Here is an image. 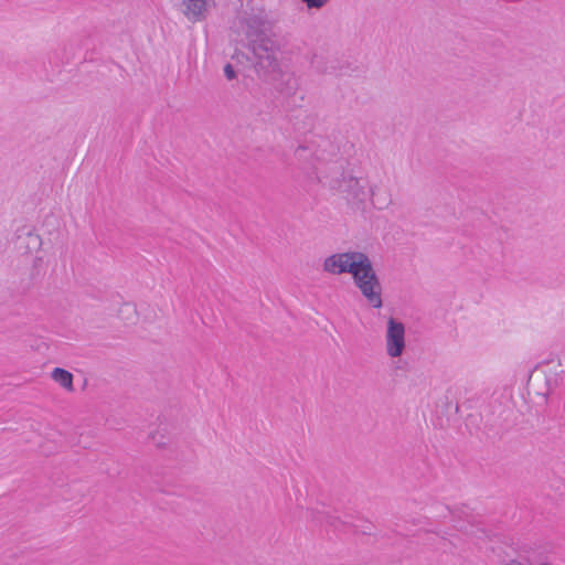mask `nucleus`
<instances>
[{
  "instance_id": "obj_5",
  "label": "nucleus",
  "mask_w": 565,
  "mask_h": 565,
  "mask_svg": "<svg viewBox=\"0 0 565 565\" xmlns=\"http://www.w3.org/2000/svg\"><path fill=\"white\" fill-rule=\"evenodd\" d=\"M386 352L391 358H398L405 349V326L394 318L387 321Z\"/></svg>"
},
{
  "instance_id": "obj_8",
  "label": "nucleus",
  "mask_w": 565,
  "mask_h": 565,
  "mask_svg": "<svg viewBox=\"0 0 565 565\" xmlns=\"http://www.w3.org/2000/svg\"><path fill=\"white\" fill-rule=\"evenodd\" d=\"M51 377L66 391H74L73 374L70 371L62 367H55L51 373Z\"/></svg>"
},
{
  "instance_id": "obj_3",
  "label": "nucleus",
  "mask_w": 565,
  "mask_h": 565,
  "mask_svg": "<svg viewBox=\"0 0 565 565\" xmlns=\"http://www.w3.org/2000/svg\"><path fill=\"white\" fill-rule=\"evenodd\" d=\"M248 45L256 60L255 70L258 76L265 81L271 79L279 71L275 42L268 36L266 39L248 43Z\"/></svg>"
},
{
  "instance_id": "obj_2",
  "label": "nucleus",
  "mask_w": 565,
  "mask_h": 565,
  "mask_svg": "<svg viewBox=\"0 0 565 565\" xmlns=\"http://www.w3.org/2000/svg\"><path fill=\"white\" fill-rule=\"evenodd\" d=\"M328 185L330 189L344 194L347 201L354 204H363L375 194V186H369L367 189L361 179L345 171H341L339 175L331 178Z\"/></svg>"
},
{
  "instance_id": "obj_1",
  "label": "nucleus",
  "mask_w": 565,
  "mask_h": 565,
  "mask_svg": "<svg viewBox=\"0 0 565 565\" xmlns=\"http://www.w3.org/2000/svg\"><path fill=\"white\" fill-rule=\"evenodd\" d=\"M323 270L331 275L351 274L354 285L363 297L375 309L383 306L382 285L365 253L345 252L328 256L323 262Z\"/></svg>"
},
{
  "instance_id": "obj_7",
  "label": "nucleus",
  "mask_w": 565,
  "mask_h": 565,
  "mask_svg": "<svg viewBox=\"0 0 565 565\" xmlns=\"http://www.w3.org/2000/svg\"><path fill=\"white\" fill-rule=\"evenodd\" d=\"M213 0H183V13L191 21H199L204 17Z\"/></svg>"
},
{
  "instance_id": "obj_11",
  "label": "nucleus",
  "mask_w": 565,
  "mask_h": 565,
  "mask_svg": "<svg viewBox=\"0 0 565 565\" xmlns=\"http://www.w3.org/2000/svg\"><path fill=\"white\" fill-rule=\"evenodd\" d=\"M224 75L225 77L228 79V81H232L236 77V72L233 67L232 64L227 63L225 66H224Z\"/></svg>"
},
{
  "instance_id": "obj_4",
  "label": "nucleus",
  "mask_w": 565,
  "mask_h": 565,
  "mask_svg": "<svg viewBox=\"0 0 565 565\" xmlns=\"http://www.w3.org/2000/svg\"><path fill=\"white\" fill-rule=\"evenodd\" d=\"M241 24L245 31L248 43L268 38V33L271 30V23L263 12L244 17Z\"/></svg>"
},
{
  "instance_id": "obj_6",
  "label": "nucleus",
  "mask_w": 565,
  "mask_h": 565,
  "mask_svg": "<svg viewBox=\"0 0 565 565\" xmlns=\"http://www.w3.org/2000/svg\"><path fill=\"white\" fill-rule=\"evenodd\" d=\"M310 515L312 521L317 524L330 526L333 530H341L345 525H352L348 520L341 519L339 515H335L324 509L311 510Z\"/></svg>"
},
{
  "instance_id": "obj_14",
  "label": "nucleus",
  "mask_w": 565,
  "mask_h": 565,
  "mask_svg": "<svg viewBox=\"0 0 565 565\" xmlns=\"http://www.w3.org/2000/svg\"><path fill=\"white\" fill-rule=\"evenodd\" d=\"M503 565H525L518 558H512L503 563Z\"/></svg>"
},
{
  "instance_id": "obj_13",
  "label": "nucleus",
  "mask_w": 565,
  "mask_h": 565,
  "mask_svg": "<svg viewBox=\"0 0 565 565\" xmlns=\"http://www.w3.org/2000/svg\"><path fill=\"white\" fill-rule=\"evenodd\" d=\"M302 2H305L308 8H321L322 6H324L328 0H301Z\"/></svg>"
},
{
  "instance_id": "obj_10",
  "label": "nucleus",
  "mask_w": 565,
  "mask_h": 565,
  "mask_svg": "<svg viewBox=\"0 0 565 565\" xmlns=\"http://www.w3.org/2000/svg\"><path fill=\"white\" fill-rule=\"evenodd\" d=\"M311 67L320 74L327 73V67L323 62V57L320 55L315 54L311 60Z\"/></svg>"
},
{
  "instance_id": "obj_9",
  "label": "nucleus",
  "mask_w": 565,
  "mask_h": 565,
  "mask_svg": "<svg viewBox=\"0 0 565 565\" xmlns=\"http://www.w3.org/2000/svg\"><path fill=\"white\" fill-rule=\"evenodd\" d=\"M458 530L466 533L467 535L475 536L478 540L489 539V533L482 527H477L473 530L472 527L468 529L467 526H459Z\"/></svg>"
},
{
  "instance_id": "obj_12",
  "label": "nucleus",
  "mask_w": 565,
  "mask_h": 565,
  "mask_svg": "<svg viewBox=\"0 0 565 565\" xmlns=\"http://www.w3.org/2000/svg\"><path fill=\"white\" fill-rule=\"evenodd\" d=\"M309 152V149L305 146H299L296 150H295V157L299 160H302V159H307V153Z\"/></svg>"
},
{
  "instance_id": "obj_15",
  "label": "nucleus",
  "mask_w": 565,
  "mask_h": 565,
  "mask_svg": "<svg viewBox=\"0 0 565 565\" xmlns=\"http://www.w3.org/2000/svg\"><path fill=\"white\" fill-rule=\"evenodd\" d=\"M121 311H128L132 315H136V309L129 305H125L124 308L121 309Z\"/></svg>"
}]
</instances>
